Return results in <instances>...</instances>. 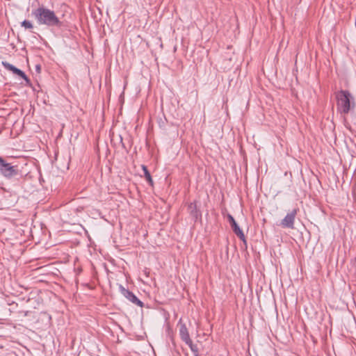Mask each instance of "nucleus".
<instances>
[{
  "mask_svg": "<svg viewBox=\"0 0 356 356\" xmlns=\"http://www.w3.org/2000/svg\"><path fill=\"white\" fill-rule=\"evenodd\" d=\"M31 14L38 25L58 28L63 25V22L56 15V13L44 5H41L36 9L33 10Z\"/></svg>",
  "mask_w": 356,
  "mask_h": 356,
  "instance_id": "nucleus-1",
  "label": "nucleus"
},
{
  "mask_svg": "<svg viewBox=\"0 0 356 356\" xmlns=\"http://www.w3.org/2000/svg\"><path fill=\"white\" fill-rule=\"evenodd\" d=\"M337 107L341 114L348 113L355 106L353 97L348 90H340L336 93Z\"/></svg>",
  "mask_w": 356,
  "mask_h": 356,
  "instance_id": "nucleus-2",
  "label": "nucleus"
},
{
  "mask_svg": "<svg viewBox=\"0 0 356 356\" xmlns=\"http://www.w3.org/2000/svg\"><path fill=\"white\" fill-rule=\"evenodd\" d=\"M0 172L8 179H10L18 176L21 177V173L17 166L12 165L7 163L3 158L0 156Z\"/></svg>",
  "mask_w": 356,
  "mask_h": 356,
  "instance_id": "nucleus-3",
  "label": "nucleus"
},
{
  "mask_svg": "<svg viewBox=\"0 0 356 356\" xmlns=\"http://www.w3.org/2000/svg\"><path fill=\"white\" fill-rule=\"evenodd\" d=\"M298 210V209H293L291 212L286 214V216L281 221V225L282 227L290 229L294 228V222Z\"/></svg>",
  "mask_w": 356,
  "mask_h": 356,
  "instance_id": "nucleus-4",
  "label": "nucleus"
},
{
  "mask_svg": "<svg viewBox=\"0 0 356 356\" xmlns=\"http://www.w3.org/2000/svg\"><path fill=\"white\" fill-rule=\"evenodd\" d=\"M120 289L121 293L132 303L139 307L143 306V302H141L131 291H129L128 289H126L122 286H120Z\"/></svg>",
  "mask_w": 356,
  "mask_h": 356,
  "instance_id": "nucleus-5",
  "label": "nucleus"
},
{
  "mask_svg": "<svg viewBox=\"0 0 356 356\" xmlns=\"http://www.w3.org/2000/svg\"><path fill=\"white\" fill-rule=\"evenodd\" d=\"M228 219L234 233L245 243V234H243V230L239 227L234 218L231 215L228 216Z\"/></svg>",
  "mask_w": 356,
  "mask_h": 356,
  "instance_id": "nucleus-6",
  "label": "nucleus"
},
{
  "mask_svg": "<svg viewBox=\"0 0 356 356\" xmlns=\"http://www.w3.org/2000/svg\"><path fill=\"white\" fill-rule=\"evenodd\" d=\"M3 66L8 70L13 72L14 74L19 76L23 79L28 81V77L25 74L24 72H22L21 70L17 68L14 65H11L10 63L8 62H2Z\"/></svg>",
  "mask_w": 356,
  "mask_h": 356,
  "instance_id": "nucleus-7",
  "label": "nucleus"
},
{
  "mask_svg": "<svg viewBox=\"0 0 356 356\" xmlns=\"http://www.w3.org/2000/svg\"><path fill=\"white\" fill-rule=\"evenodd\" d=\"M179 336L186 343L191 342V339L185 324H179Z\"/></svg>",
  "mask_w": 356,
  "mask_h": 356,
  "instance_id": "nucleus-8",
  "label": "nucleus"
},
{
  "mask_svg": "<svg viewBox=\"0 0 356 356\" xmlns=\"http://www.w3.org/2000/svg\"><path fill=\"white\" fill-rule=\"evenodd\" d=\"M142 169L144 172V175H145V179L149 182V184L152 185L153 180H152V178L151 177L149 172L147 170V168L145 165H143Z\"/></svg>",
  "mask_w": 356,
  "mask_h": 356,
  "instance_id": "nucleus-9",
  "label": "nucleus"
},
{
  "mask_svg": "<svg viewBox=\"0 0 356 356\" xmlns=\"http://www.w3.org/2000/svg\"><path fill=\"white\" fill-rule=\"evenodd\" d=\"M186 344L190 347L191 351L194 353V356H199V349L197 345L193 344L192 340H191L190 343H186Z\"/></svg>",
  "mask_w": 356,
  "mask_h": 356,
  "instance_id": "nucleus-10",
  "label": "nucleus"
},
{
  "mask_svg": "<svg viewBox=\"0 0 356 356\" xmlns=\"http://www.w3.org/2000/svg\"><path fill=\"white\" fill-rule=\"evenodd\" d=\"M21 25H22V26L24 27L25 29H32L33 26L32 23L29 20H24L22 22Z\"/></svg>",
  "mask_w": 356,
  "mask_h": 356,
  "instance_id": "nucleus-11",
  "label": "nucleus"
},
{
  "mask_svg": "<svg viewBox=\"0 0 356 356\" xmlns=\"http://www.w3.org/2000/svg\"><path fill=\"white\" fill-rule=\"evenodd\" d=\"M36 70L37 71H40V65H36Z\"/></svg>",
  "mask_w": 356,
  "mask_h": 356,
  "instance_id": "nucleus-12",
  "label": "nucleus"
}]
</instances>
